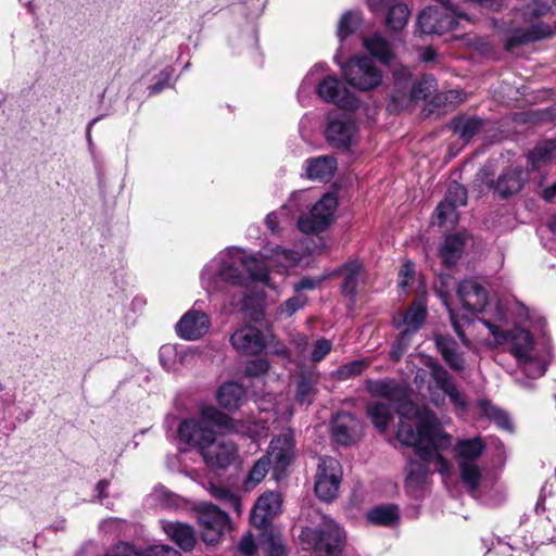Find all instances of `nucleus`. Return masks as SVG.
Here are the masks:
<instances>
[{
    "instance_id": "1",
    "label": "nucleus",
    "mask_w": 556,
    "mask_h": 556,
    "mask_svg": "<svg viewBox=\"0 0 556 556\" xmlns=\"http://www.w3.org/2000/svg\"><path fill=\"white\" fill-rule=\"evenodd\" d=\"M406 407L418 414V427L414 428L413 424L402 421L396 437L402 444L414 447L419 456V460L409 462L405 479L406 486L417 491L427 483L429 465H433L442 475L450 473L451 464L440 452L452 446V437L443 431L441 422L430 409L418 410L410 404ZM401 414H406L405 406Z\"/></svg>"
},
{
    "instance_id": "2",
    "label": "nucleus",
    "mask_w": 556,
    "mask_h": 556,
    "mask_svg": "<svg viewBox=\"0 0 556 556\" xmlns=\"http://www.w3.org/2000/svg\"><path fill=\"white\" fill-rule=\"evenodd\" d=\"M262 412H266L268 416L260 418L257 421L250 418L233 420L216 407L205 405L201 408L200 419H189L180 422L178 435L182 442L197 447L200 453L215 440L214 427L250 438L263 437L266 435L269 429V421H275L276 412L270 413L266 408H262Z\"/></svg>"
},
{
    "instance_id": "3",
    "label": "nucleus",
    "mask_w": 556,
    "mask_h": 556,
    "mask_svg": "<svg viewBox=\"0 0 556 556\" xmlns=\"http://www.w3.org/2000/svg\"><path fill=\"white\" fill-rule=\"evenodd\" d=\"M457 298L460 306H452L444 299V304L450 313V318L455 332L464 345L469 346V340L462 330L458 318H469L471 314L484 312L488 304V295L482 286L475 279H466L458 285Z\"/></svg>"
},
{
    "instance_id": "4",
    "label": "nucleus",
    "mask_w": 556,
    "mask_h": 556,
    "mask_svg": "<svg viewBox=\"0 0 556 556\" xmlns=\"http://www.w3.org/2000/svg\"><path fill=\"white\" fill-rule=\"evenodd\" d=\"M320 519L318 529L304 527L301 539L318 555L336 556L344 543L345 535L332 519L326 516H320Z\"/></svg>"
},
{
    "instance_id": "5",
    "label": "nucleus",
    "mask_w": 556,
    "mask_h": 556,
    "mask_svg": "<svg viewBox=\"0 0 556 556\" xmlns=\"http://www.w3.org/2000/svg\"><path fill=\"white\" fill-rule=\"evenodd\" d=\"M466 17L467 9L460 4L440 3L439 5L428 7L420 12L417 26L422 34L442 35L455 27L457 18Z\"/></svg>"
},
{
    "instance_id": "6",
    "label": "nucleus",
    "mask_w": 556,
    "mask_h": 556,
    "mask_svg": "<svg viewBox=\"0 0 556 556\" xmlns=\"http://www.w3.org/2000/svg\"><path fill=\"white\" fill-rule=\"evenodd\" d=\"M324 72L323 65L313 67L303 80V85H313L317 81V93L325 102L333 103L343 110L353 111L358 108V99L341 85L336 76L316 77Z\"/></svg>"
},
{
    "instance_id": "7",
    "label": "nucleus",
    "mask_w": 556,
    "mask_h": 556,
    "mask_svg": "<svg viewBox=\"0 0 556 556\" xmlns=\"http://www.w3.org/2000/svg\"><path fill=\"white\" fill-rule=\"evenodd\" d=\"M366 390L374 396L384 397L389 402L396 404V409L400 415V424L406 421L413 424L414 428L418 427V414L409 412L405 407L406 414L402 416L401 409L410 404L418 410L427 409L426 407H418L413 402L407 400L406 389L392 379H380V380H367L365 382Z\"/></svg>"
},
{
    "instance_id": "8",
    "label": "nucleus",
    "mask_w": 556,
    "mask_h": 556,
    "mask_svg": "<svg viewBox=\"0 0 556 556\" xmlns=\"http://www.w3.org/2000/svg\"><path fill=\"white\" fill-rule=\"evenodd\" d=\"M409 76L408 68L394 73L395 89L391 92V101L395 110L408 108L413 102L426 99L434 88V79L431 77L422 78L410 87L407 83Z\"/></svg>"
},
{
    "instance_id": "9",
    "label": "nucleus",
    "mask_w": 556,
    "mask_h": 556,
    "mask_svg": "<svg viewBox=\"0 0 556 556\" xmlns=\"http://www.w3.org/2000/svg\"><path fill=\"white\" fill-rule=\"evenodd\" d=\"M342 475V467L337 459L319 458L314 482L316 496L324 502L333 501L339 494Z\"/></svg>"
},
{
    "instance_id": "10",
    "label": "nucleus",
    "mask_w": 556,
    "mask_h": 556,
    "mask_svg": "<svg viewBox=\"0 0 556 556\" xmlns=\"http://www.w3.org/2000/svg\"><path fill=\"white\" fill-rule=\"evenodd\" d=\"M341 68L345 80L359 90H370L382 81L381 72L367 56H355Z\"/></svg>"
},
{
    "instance_id": "11",
    "label": "nucleus",
    "mask_w": 556,
    "mask_h": 556,
    "mask_svg": "<svg viewBox=\"0 0 556 556\" xmlns=\"http://www.w3.org/2000/svg\"><path fill=\"white\" fill-rule=\"evenodd\" d=\"M195 511L202 540L208 545H215L229 526L228 515L211 503L199 504Z\"/></svg>"
},
{
    "instance_id": "12",
    "label": "nucleus",
    "mask_w": 556,
    "mask_h": 556,
    "mask_svg": "<svg viewBox=\"0 0 556 556\" xmlns=\"http://www.w3.org/2000/svg\"><path fill=\"white\" fill-rule=\"evenodd\" d=\"M337 206V197L332 193H326L314 204L308 214L299 218V229L305 233H315L325 230L332 222Z\"/></svg>"
},
{
    "instance_id": "13",
    "label": "nucleus",
    "mask_w": 556,
    "mask_h": 556,
    "mask_svg": "<svg viewBox=\"0 0 556 556\" xmlns=\"http://www.w3.org/2000/svg\"><path fill=\"white\" fill-rule=\"evenodd\" d=\"M215 262L218 267L216 274L224 281L232 285H244L248 281L244 274V251L238 248H229L220 252Z\"/></svg>"
},
{
    "instance_id": "14",
    "label": "nucleus",
    "mask_w": 556,
    "mask_h": 556,
    "mask_svg": "<svg viewBox=\"0 0 556 556\" xmlns=\"http://www.w3.org/2000/svg\"><path fill=\"white\" fill-rule=\"evenodd\" d=\"M201 455L210 467L225 469L238 458V447L230 440L215 438Z\"/></svg>"
},
{
    "instance_id": "15",
    "label": "nucleus",
    "mask_w": 556,
    "mask_h": 556,
    "mask_svg": "<svg viewBox=\"0 0 556 556\" xmlns=\"http://www.w3.org/2000/svg\"><path fill=\"white\" fill-rule=\"evenodd\" d=\"M210 326V318L204 312L190 309L177 323L176 332L180 338L193 341L202 338Z\"/></svg>"
},
{
    "instance_id": "16",
    "label": "nucleus",
    "mask_w": 556,
    "mask_h": 556,
    "mask_svg": "<svg viewBox=\"0 0 556 556\" xmlns=\"http://www.w3.org/2000/svg\"><path fill=\"white\" fill-rule=\"evenodd\" d=\"M294 438L292 432L274 438L265 456H269L274 470L283 471L294 459Z\"/></svg>"
},
{
    "instance_id": "17",
    "label": "nucleus",
    "mask_w": 556,
    "mask_h": 556,
    "mask_svg": "<svg viewBox=\"0 0 556 556\" xmlns=\"http://www.w3.org/2000/svg\"><path fill=\"white\" fill-rule=\"evenodd\" d=\"M331 432L337 443L350 445L362 437L363 425L355 416L340 413L333 418Z\"/></svg>"
},
{
    "instance_id": "18",
    "label": "nucleus",
    "mask_w": 556,
    "mask_h": 556,
    "mask_svg": "<svg viewBox=\"0 0 556 556\" xmlns=\"http://www.w3.org/2000/svg\"><path fill=\"white\" fill-rule=\"evenodd\" d=\"M281 496L277 492H266L261 495L251 514V522L257 528H265L281 509Z\"/></svg>"
},
{
    "instance_id": "19",
    "label": "nucleus",
    "mask_w": 556,
    "mask_h": 556,
    "mask_svg": "<svg viewBox=\"0 0 556 556\" xmlns=\"http://www.w3.org/2000/svg\"><path fill=\"white\" fill-rule=\"evenodd\" d=\"M357 135V127L349 116H340L329 121L326 128V137L332 144L346 148L351 146Z\"/></svg>"
},
{
    "instance_id": "20",
    "label": "nucleus",
    "mask_w": 556,
    "mask_h": 556,
    "mask_svg": "<svg viewBox=\"0 0 556 556\" xmlns=\"http://www.w3.org/2000/svg\"><path fill=\"white\" fill-rule=\"evenodd\" d=\"M556 33V25L552 27L543 23L531 25L527 29L523 28H511L507 33L505 46L507 50H513L525 43L536 41L540 39L547 38Z\"/></svg>"
},
{
    "instance_id": "21",
    "label": "nucleus",
    "mask_w": 556,
    "mask_h": 556,
    "mask_svg": "<svg viewBox=\"0 0 556 556\" xmlns=\"http://www.w3.org/2000/svg\"><path fill=\"white\" fill-rule=\"evenodd\" d=\"M232 346L241 354L256 355L265 348L263 333L255 327L245 326L238 329L230 338Z\"/></svg>"
},
{
    "instance_id": "22",
    "label": "nucleus",
    "mask_w": 556,
    "mask_h": 556,
    "mask_svg": "<svg viewBox=\"0 0 556 556\" xmlns=\"http://www.w3.org/2000/svg\"><path fill=\"white\" fill-rule=\"evenodd\" d=\"M261 256L264 257L270 266L279 270L296 266L302 258L301 254L294 250H288L271 244H267L262 249Z\"/></svg>"
},
{
    "instance_id": "23",
    "label": "nucleus",
    "mask_w": 556,
    "mask_h": 556,
    "mask_svg": "<svg viewBox=\"0 0 556 556\" xmlns=\"http://www.w3.org/2000/svg\"><path fill=\"white\" fill-rule=\"evenodd\" d=\"M431 376L437 386L450 397L454 406L465 412L467 409V401L453 383L450 374L441 366L431 365Z\"/></svg>"
},
{
    "instance_id": "24",
    "label": "nucleus",
    "mask_w": 556,
    "mask_h": 556,
    "mask_svg": "<svg viewBox=\"0 0 556 556\" xmlns=\"http://www.w3.org/2000/svg\"><path fill=\"white\" fill-rule=\"evenodd\" d=\"M162 528L166 535L170 538L181 549L191 551L195 545V534L193 529L178 521H163Z\"/></svg>"
},
{
    "instance_id": "25",
    "label": "nucleus",
    "mask_w": 556,
    "mask_h": 556,
    "mask_svg": "<svg viewBox=\"0 0 556 556\" xmlns=\"http://www.w3.org/2000/svg\"><path fill=\"white\" fill-rule=\"evenodd\" d=\"M485 450V443L481 438L459 440L454 446V454L457 464L477 463V459Z\"/></svg>"
},
{
    "instance_id": "26",
    "label": "nucleus",
    "mask_w": 556,
    "mask_h": 556,
    "mask_svg": "<svg viewBox=\"0 0 556 556\" xmlns=\"http://www.w3.org/2000/svg\"><path fill=\"white\" fill-rule=\"evenodd\" d=\"M427 308L421 301L414 302L405 314H397L393 318L396 327L406 326L404 330H410L412 334L424 324Z\"/></svg>"
},
{
    "instance_id": "27",
    "label": "nucleus",
    "mask_w": 556,
    "mask_h": 556,
    "mask_svg": "<svg viewBox=\"0 0 556 556\" xmlns=\"http://www.w3.org/2000/svg\"><path fill=\"white\" fill-rule=\"evenodd\" d=\"M434 341L438 350L451 368L455 370H463L465 368V359L463 355L458 353L457 344L451 337L435 334Z\"/></svg>"
},
{
    "instance_id": "28",
    "label": "nucleus",
    "mask_w": 556,
    "mask_h": 556,
    "mask_svg": "<svg viewBox=\"0 0 556 556\" xmlns=\"http://www.w3.org/2000/svg\"><path fill=\"white\" fill-rule=\"evenodd\" d=\"M527 177L528 174L522 169H508L500 176L496 184V191L502 197L515 194L521 190Z\"/></svg>"
},
{
    "instance_id": "29",
    "label": "nucleus",
    "mask_w": 556,
    "mask_h": 556,
    "mask_svg": "<svg viewBox=\"0 0 556 556\" xmlns=\"http://www.w3.org/2000/svg\"><path fill=\"white\" fill-rule=\"evenodd\" d=\"M337 168V162L331 156H319L307 161L306 173L309 179L318 181L330 180Z\"/></svg>"
},
{
    "instance_id": "30",
    "label": "nucleus",
    "mask_w": 556,
    "mask_h": 556,
    "mask_svg": "<svg viewBox=\"0 0 556 556\" xmlns=\"http://www.w3.org/2000/svg\"><path fill=\"white\" fill-rule=\"evenodd\" d=\"M244 399V389L235 382H227L217 391V401L219 405L228 410L239 408L243 404Z\"/></svg>"
},
{
    "instance_id": "31",
    "label": "nucleus",
    "mask_w": 556,
    "mask_h": 556,
    "mask_svg": "<svg viewBox=\"0 0 556 556\" xmlns=\"http://www.w3.org/2000/svg\"><path fill=\"white\" fill-rule=\"evenodd\" d=\"M365 49L383 64H391L394 53L390 43L379 34H374L363 38Z\"/></svg>"
},
{
    "instance_id": "32",
    "label": "nucleus",
    "mask_w": 556,
    "mask_h": 556,
    "mask_svg": "<svg viewBox=\"0 0 556 556\" xmlns=\"http://www.w3.org/2000/svg\"><path fill=\"white\" fill-rule=\"evenodd\" d=\"M365 518L374 526L392 527L397 523L400 515L395 505H381L369 509Z\"/></svg>"
},
{
    "instance_id": "33",
    "label": "nucleus",
    "mask_w": 556,
    "mask_h": 556,
    "mask_svg": "<svg viewBox=\"0 0 556 556\" xmlns=\"http://www.w3.org/2000/svg\"><path fill=\"white\" fill-rule=\"evenodd\" d=\"M262 258L263 260L250 255L244 251V274L247 273V278H250L251 280L261 281L264 285L269 286L268 266L270 265L264 257Z\"/></svg>"
},
{
    "instance_id": "34",
    "label": "nucleus",
    "mask_w": 556,
    "mask_h": 556,
    "mask_svg": "<svg viewBox=\"0 0 556 556\" xmlns=\"http://www.w3.org/2000/svg\"><path fill=\"white\" fill-rule=\"evenodd\" d=\"M160 362L167 370H175L186 362L189 352L174 344H164L160 349Z\"/></svg>"
},
{
    "instance_id": "35",
    "label": "nucleus",
    "mask_w": 556,
    "mask_h": 556,
    "mask_svg": "<svg viewBox=\"0 0 556 556\" xmlns=\"http://www.w3.org/2000/svg\"><path fill=\"white\" fill-rule=\"evenodd\" d=\"M554 160H556V140L544 141L529 153V161L533 169H539Z\"/></svg>"
},
{
    "instance_id": "36",
    "label": "nucleus",
    "mask_w": 556,
    "mask_h": 556,
    "mask_svg": "<svg viewBox=\"0 0 556 556\" xmlns=\"http://www.w3.org/2000/svg\"><path fill=\"white\" fill-rule=\"evenodd\" d=\"M367 415L380 431H386L393 415L390 406L382 402H372L367 405Z\"/></svg>"
},
{
    "instance_id": "37",
    "label": "nucleus",
    "mask_w": 556,
    "mask_h": 556,
    "mask_svg": "<svg viewBox=\"0 0 556 556\" xmlns=\"http://www.w3.org/2000/svg\"><path fill=\"white\" fill-rule=\"evenodd\" d=\"M483 122L477 117L458 116L452 121V127L464 141H469L482 128Z\"/></svg>"
},
{
    "instance_id": "38",
    "label": "nucleus",
    "mask_w": 556,
    "mask_h": 556,
    "mask_svg": "<svg viewBox=\"0 0 556 556\" xmlns=\"http://www.w3.org/2000/svg\"><path fill=\"white\" fill-rule=\"evenodd\" d=\"M464 240L459 235L447 236L440 249V255L446 265H454L460 257Z\"/></svg>"
},
{
    "instance_id": "39",
    "label": "nucleus",
    "mask_w": 556,
    "mask_h": 556,
    "mask_svg": "<svg viewBox=\"0 0 556 556\" xmlns=\"http://www.w3.org/2000/svg\"><path fill=\"white\" fill-rule=\"evenodd\" d=\"M210 494L216 500L223 503L226 507L232 509L238 515L242 513V504L240 497L232 492L230 489L223 486L211 484L208 486Z\"/></svg>"
},
{
    "instance_id": "40",
    "label": "nucleus",
    "mask_w": 556,
    "mask_h": 556,
    "mask_svg": "<svg viewBox=\"0 0 556 556\" xmlns=\"http://www.w3.org/2000/svg\"><path fill=\"white\" fill-rule=\"evenodd\" d=\"M533 352L532 336L528 330L516 329L511 334V353L516 358L526 357Z\"/></svg>"
},
{
    "instance_id": "41",
    "label": "nucleus",
    "mask_w": 556,
    "mask_h": 556,
    "mask_svg": "<svg viewBox=\"0 0 556 556\" xmlns=\"http://www.w3.org/2000/svg\"><path fill=\"white\" fill-rule=\"evenodd\" d=\"M462 481L468 488L471 494L477 493L482 479L481 468L477 463L457 464Z\"/></svg>"
},
{
    "instance_id": "42",
    "label": "nucleus",
    "mask_w": 556,
    "mask_h": 556,
    "mask_svg": "<svg viewBox=\"0 0 556 556\" xmlns=\"http://www.w3.org/2000/svg\"><path fill=\"white\" fill-rule=\"evenodd\" d=\"M270 465L271 460L269 459V456L264 455L260 459H257L252 466L251 470L249 471L244 480V489L247 491H250L253 488H255L260 482H262L266 475L268 473Z\"/></svg>"
},
{
    "instance_id": "43",
    "label": "nucleus",
    "mask_w": 556,
    "mask_h": 556,
    "mask_svg": "<svg viewBox=\"0 0 556 556\" xmlns=\"http://www.w3.org/2000/svg\"><path fill=\"white\" fill-rule=\"evenodd\" d=\"M362 266L357 263H349L341 269L343 277L342 291L346 295H353L359 282Z\"/></svg>"
},
{
    "instance_id": "44",
    "label": "nucleus",
    "mask_w": 556,
    "mask_h": 556,
    "mask_svg": "<svg viewBox=\"0 0 556 556\" xmlns=\"http://www.w3.org/2000/svg\"><path fill=\"white\" fill-rule=\"evenodd\" d=\"M362 23V16L358 12L344 13L338 24L337 36L340 42L354 34Z\"/></svg>"
},
{
    "instance_id": "45",
    "label": "nucleus",
    "mask_w": 556,
    "mask_h": 556,
    "mask_svg": "<svg viewBox=\"0 0 556 556\" xmlns=\"http://www.w3.org/2000/svg\"><path fill=\"white\" fill-rule=\"evenodd\" d=\"M410 11L406 4L397 2L393 4L386 17L387 25L393 30H401L408 22Z\"/></svg>"
},
{
    "instance_id": "46",
    "label": "nucleus",
    "mask_w": 556,
    "mask_h": 556,
    "mask_svg": "<svg viewBox=\"0 0 556 556\" xmlns=\"http://www.w3.org/2000/svg\"><path fill=\"white\" fill-rule=\"evenodd\" d=\"M478 406H479L481 414H483L488 418L494 420L501 428L507 429V430L511 429L510 422H509V419H508V416L506 415V413H504L500 408L492 405L489 401L481 400V401H479Z\"/></svg>"
},
{
    "instance_id": "47",
    "label": "nucleus",
    "mask_w": 556,
    "mask_h": 556,
    "mask_svg": "<svg viewBox=\"0 0 556 556\" xmlns=\"http://www.w3.org/2000/svg\"><path fill=\"white\" fill-rule=\"evenodd\" d=\"M517 361L525 375L530 378H539L543 376L546 370L545 364L533 354L527 355L526 357H519Z\"/></svg>"
},
{
    "instance_id": "48",
    "label": "nucleus",
    "mask_w": 556,
    "mask_h": 556,
    "mask_svg": "<svg viewBox=\"0 0 556 556\" xmlns=\"http://www.w3.org/2000/svg\"><path fill=\"white\" fill-rule=\"evenodd\" d=\"M368 366L369 363L364 359L352 361L333 371V377L338 380L350 379L361 375Z\"/></svg>"
},
{
    "instance_id": "49",
    "label": "nucleus",
    "mask_w": 556,
    "mask_h": 556,
    "mask_svg": "<svg viewBox=\"0 0 556 556\" xmlns=\"http://www.w3.org/2000/svg\"><path fill=\"white\" fill-rule=\"evenodd\" d=\"M316 379L312 377L301 376L298 386L295 399L300 404H309L315 394Z\"/></svg>"
},
{
    "instance_id": "50",
    "label": "nucleus",
    "mask_w": 556,
    "mask_h": 556,
    "mask_svg": "<svg viewBox=\"0 0 556 556\" xmlns=\"http://www.w3.org/2000/svg\"><path fill=\"white\" fill-rule=\"evenodd\" d=\"M443 201L452 203L457 207L464 206L467 203V191L463 186L454 181L448 186Z\"/></svg>"
},
{
    "instance_id": "51",
    "label": "nucleus",
    "mask_w": 556,
    "mask_h": 556,
    "mask_svg": "<svg viewBox=\"0 0 556 556\" xmlns=\"http://www.w3.org/2000/svg\"><path fill=\"white\" fill-rule=\"evenodd\" d=\"M457 206L452 203H446L442 201L437 207V216L439 219V224L443 225L446 223L454 224L458 219Z\"/></svg>"
},
{
    "instance_id": "52",
    "label": "nucleus",
    "mask_w": 556,
    "mask_h": 556,
    "mask_svg": "<svg viewBox=\"0 0 556 556\" xmlns=\"http://www.w3.org/2000/svg\"><path fill=\"white\" fill-rule=\"evenodd\" d=\"M332 349V342L328 339H317L313 344V350L309 354V359L313 363H318L324 359Z\"/></svg>"
},
{
    "instance_id": "53",
    "label": "nucleus",
    "mask_w": 556,
    "mask_h": 556,
    "mask_svg": "<svg viewBox=\"0 0 556 556\" xmlns=\"http://www.w3.org/2000/svg\"><path fill=\"white\" fill-rule=\"evenodd\" d=\"M412 331L410 330H403L400 334V337L394 342L392 350L390 352V357L397 362L407 346L409 345L410 339H412Z\"/></svg>"
},
{
    "instance_id": "54",
    "label": "nucleus",
    "mask_w": 556,
    "mask_h": 556,
    "mask_svg": "<svg viewBox=\"0 0 556 556\" xmlns=\"http://www.w3.org/2000/svg\"><path fill=\"white\" fill-rule=\"evenodd\" d=\"M306 304V298L302 294H296L288 299L279 307V314L291 316Z\"/></svg>"
},
{
    "instance_id": "55",
    "label": "nucleus",
    "mask_w": 556,
    "mask_h": 556,
    "mask_svg": "<svg viewBox=\"0 0 556 556\" xmlns=\"http://www.w3.org/2000/svg\"><path fill=\"white\" fill-rule=\"evenodd\" d=\"M136 556H180V553L167 545H153L137 551Z\"/></svg>"
},
{
    "instance_id": "56",
    "label": "nucleus",
    "mask_w": 556,
    "mask_h": 556,
    "mask_svg": "<svg viewBox=\"0 0 556 556\" xmlns=\"http://www.w3.org/2000/svg\"><path fill=\"white\" fill-rule=\"evenodd\" d=\"M267 556H287L285 544L280 535L269 534L266 536Z\"/></svg>"
},
{
    "instance_id": "57",
    "label": "nucleus",
    "mask_w": 556,
    "mask_h": 556,
    "mask_svg": "<svg viewBox=\"0 0 556 556\" xmlns=\"http://www.w3.org/2000/svg\"><path fill=\"white\" fill-rule=\"evenodd\" d=\"M551 11L545 2L533 1L525 8L523 15L530 18H539L545 16Z\"/></svg>"
},
{
    "instance_id": "58",
    "label": "nucleus",
    "mask_w": 556,
    "mask_h": 556,
    "mask_svg": "<svg viewBox=\"0 0 556 556\" xmlns=\"http://www.w3.org/2000/svg\"><path fill=\"white\" fill-rule=\"evenodd\" d=\"M415 279V266L412 262H406L402 265L399 273V287L405 289L412 286Z\"/></svg>"
},
{
    "instance_id": "59",
    "label": "nucleus",
    "mask_w": 556,
    "mask_h": 556,
    "mask_svg": "<svg viewBox=\"0 0 556 556\" xmlns=\"http://www.w3.org/2000/svg\"><path fill=\"white\" fill-rule=\"evenodd\" d=\"M291 346L300 358L305 359L307 356L308 338L303 333H294L291 337Z\"/></svg>"
},
{
    "instance_id": "60",
    "label": "nucleus",
    "mask_w": 556,
    "mask_h": 556,
    "mask_svg": "<svg viewBox=\"0 0 556 556\" xmlns=\"http://www.w3.org/2000/svg\"><path fill=\"white\" fill-rule=\"evenodd\" d=\"M269 363L264 358H256L248 363L245 374L250 377H258L267 372Z\"/></svg>"
},
{
    "instance_id": "61",
    "label": "nucleus",
    "mask_w": 556,
    "mask_h": 556,
    "mask_svg": "<svg viewBox=\"0 0 556 556\" xmlns=\"http://www.w3.org/2000/svg\"><path fill=\"white\" fill-rule=\"evenodd\" d=\"M459 3L463 8H465L464 5L470 7V5L477 4L481 8L496 11L503 7L504 1L503 0H459Z\"/></svg>"
},
{
    "instance_id": "62",
    "label": "nucleus",
    "mask_w": 556,
    "mask_h": 556,
    "mask_svg": "<svg viewBox=\"0 0 556 556\" xmlns=\"http://www.w3.org/2000/svg\"><path fill=\"white\" fill-rule=\"evenodd\" d=\"M239 551L245 556H252L255 553L256 546L251 534H247L241 539Z\"/></svg>"
},
{
    "instance_id": "63",
    "label": "nucleus",
    "mask_w": 556,
    "mask_h": 556,
    "mask_svg": "<svg viewBox=\"0 0 556 556\" xmlns=\"http://www.w3.org/2000/svg\"><path fill=\"white\" fill-rule=\"evenodd\" d=\"M397 0H367L368 8L374 13H380L387 8H391L393 4H396Z\"/></svg>"
},
{
    "instance_id": "64",
    "label": "nucleus",
    "mask_w": 556,
    "mask_h": 556,
    "mask_svg": "<svg viewBox=\"0 0 556 556\" xmlns=\"http://www.w3.org/2000/svg\"><path fill=\"white\" fill-rule=\"evenodd\" d=\"M136 552L129 544L121 543L105 556H136Z\"/></svg>"
}]
</instances>
